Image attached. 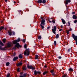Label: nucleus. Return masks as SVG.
Here are the masks:
<instances>
[{"label": "nucleus", "instance_id": "7ed1b4c3", "mask_svg": "<svg viewBox=\"0 0 77 77\" xmlns=\"http://www.w3.org/2000/svg\"><path fill=\"white\" fill-rule=\"evenodd\" d=\"M0 45H1V46H0V50H5V48H2V46H4V45L3 43H2V42H0Z\"/></svg>", "mask_w": 77, "mask_h": 77}, {"label": "nucleus", "instance_id": "a211bd4d", "mask_svg": "<svg viewBox=\"0 0 77 77\" xmlns=\"http://www.w3.org/2000/svg\"><path fill=\"white\" fill-rule=\"evenodd\" d=\"M59 34H57L56 36V39H57L58 38H59Z\"/></svg>", "mask_w": 77, "mask_h": 77}, {"label": "nucleus", "instance_id": "4c0bfd02", "mask_svg": "<svg viewBox=\"0 0 77 77\" xmlns=\"http://www.w3.org/2000/svg\"><path fill=\"white\" fill-rule=\"evenodd\" d=\"M17 72H19V71H20V68H18L17 69Z\"/></svg>", "mask_w": 77, "mask_h": 77}, {"label": "nucleus", "instance_id": "72a5a7b5", "mask_svg": "<svg viewBox=\"0 0 77 77\" xmlns=\"http://www.w3.org/2000/svg\"><path fill=\"white\" fill-rule=\"evenodd\" d=\"M74 23H77V20H74Z\"/></svg>", "mask_w": 77, "mask_h": 77}, {"label": "nucleus", "instance_id": "79ce46f5", "mask_svg": "<svg viewBox=\"0 0 77 77\" xmlns=\"http://www.w3.org/2000/svg\"><path fill=\"white\" fill-rule=\"evenodd\" d=\"M13 49H14V50H15L16 49V48H15V47H14L13 48Z\"/></svg>", "mask_w": 77, "mask_h": 77}, {"label": "nucleus", "instance_id": "8fccbe9b", "mask_svg": "<svg viewBox=\"0 0 77 77\" xmlns=\"http://www.w3.org/2000/svg\"><path fill=\"white\" fill-rule=\"evenodd\" d=\"M75 14V12H73L72 13V14Z\"/></svg>", "mask_w": 77, "mask_h": 77}, {"label": "nucleus", "instance_id": "5fc2aeb1", "mask_svg": "<svg viewBox=\"0 0 77 77\" xmlns=\"http://www.w3.org/2000/svg\"><path fill=\"white\" fill-rule=\"evenodd\" d=\"M44 67L45 68H47V66H44Z\"/></svg>", "mask_w": 77, "mask_h": 77}, {"label": "nucleus", "instance_id": "dca6fc26", "mask_svg": "<svg viewBox=\"0 0 77 77\" xmlns=\"http://www.w3.org/2000/svg\"><path fill=\"white\" fill-rule=\"evenodd\" d=\"M38 3H41L42 2V0H39L38 1Z\"/></svg>", "mask_w": 77, "mask_h": 77}, {"label": "nucleus", "instance_id": "e433bc0d", "mask_svg": "<svg viewBox=\"0 0 77 77\" xmlns=\"http://www.w3.org/2000/svg\"><path fill=\"white\" fill-rule=\"evenodd\" d=\"M68 26H70V23H69V22H68Z\"/></svg>", "mask_w": 77, "mask_h": 77}, {"label": "nucleus", "instance_id": "2eb2a0df", "mask_svg": "<svg viewBox=\"0 0 77 77\" xmlns=\"http://www.w3.org/2000/svg\"><path fill=\"white\" fill-rule=\"evenodd\" d=\"M53 72H54V71H53V70L51 71V72L52 74V75H54V74L53 73Z\"/></svg>", "mask_w": 77, "mask_h": 77}, {"label": "nucleus", "instance_id": "4d7b16f0", "mask_svg": "<svg viewBox=\"0 0 77 77\" xmlns=\"http://www.w3.org/2000/svg\"><path fill=\"white\" fill-rule=\"evenodd\" d=\"M5 30H6V28H5Z\"/></svg>", "mask_w": 77, "mask_h": 77}, {"label": "nucleus", "instance_id": "a19ab883", "mask_svg": "<svg viewBox=\"0 0 77 77\" xmlns=\"http://www.w3.org/2000/svg\"><path fill=\"white\" fill-rule=\"evenodd\" d=\"M12 34H13V35H15V32H12Z\"/></svg>", "mask_w": 77, "mask_h": 77}, {"label": "nucleus", "instance_id": "aec40b11", "mask_svg": "<svg viewBox=\"0 0 77 77\" xmlns=\"http://www.w3.org/2000/svg\"><path fill=\"white\" fill-rule=\"evenodd\" d=\"M69 71H73V69H72V68H70L69 69Z\"/></svg>", "mask_w": 77, "mask_h": 77}, {"label": "nucleus", "instance_id": "cd10ccee", "mask_svg": "<svg viewBox=\"0 0 77 77\" xmlns=\"http://www.w3.org/2000/svg\"><path fill=\"white\" fill-rule=\"evenodd\" d=\"M26 74L24 73L23 75V77H26Z\"/></svg>", "mask_w": 77, "mask_h": 77}, {"label": "nucleus", "instance_id": "f3484780", "mask_svg": "<svg viewBox=\"0 0 77 77\" xmlns=\"http://www.w3.org/2000/svg\"><path fill=\"white\" fill-rule=\"evenodd\" d=\"M8 33L9 35H10V36H11V35H12V32H11L8 31Z\"/></svg>", "mask_w": 77, "mask_h": 77}, {"label": "nucleus", "instance_id": "ea45409f", "mask_svg": "<svg viewBox=\"0 0 77 77\" xmlns=\"http://www.w3.org/2000/svg\"><path fill=\"white\" fill-rule=\"evenodd\" d=\"M69 30V31H72V28H70Z\"/></svg>", "mask_w": 77, "mask_h": 77}, {"label": "nucleus", "instance_id": "49530a36", "mask_svg": "<svg viewBox=\"0 0 77 77\" xmlns=\"http://www.w3.org/2000/svg\"><path fill=\"white\" fill-rule=\"evenodd\" d=\"M58 58H59V59H62V57H58Z\"/></svg>", "mask_w": 77, "mask_h": 77}, {"label": "nucleus", "instance_id": "2f4dec72", "mask_svg": "<svg viewBox=\"0 0 77 77\" xmlns=\"http://www.w3.org/2000/svg\"><path fill=\"white\" fill-rule=\"evenodd\" d=\"M9 76H10V74H9V73H8L6 77H9Z\"/></svg>", "mask_w": 77, "mask_h": 77}, {"label": "nucleus", "instance_id": "7c9ffc66", "mask_svg": "<svg viewBox=\"0 0 77 77\" xmlns=\"http://www.w3.org/2000/svg\"><path fill=\"white\" fill-rule=\"evenodd\" d=\"M56 45V41H54V45Z\"/></svg>", "mask_w": 77, "mask_h": 77}, {"label": "nucleus", "instance_id": "052dcab7", "mask_svg": "<svg viewBox=\"0 0 77 77\" xmlns=\"http://www.w3.org/2000/svg\"><path fill=\"white\" fill-rule=\"evenodd\" d=\"M51 19H52V18H51Z\"/></svg>", "mask_w": 77, "mask_h": 77}, {"label": "nucleus", "instance_id": "09e8293b", "mask_svg": "<svg viewBox=\"0 0 77 77\" xmlns=\"http://www.w3.org/2000/svg\"><path fill=\"white\" fill-rule=\"evenodd\" d=\"M23 72H21V73H20V75H23Z\"/></svg>", "mask_w": 77, "mask_h": 77}, {"label": "nucleus", "instance_id": "6ab92c4d", "mask_svg": "<svg viewBox=\"0 0 77 77\" xmlns=\"http://www.w3.org/2000/svg\"><path fill=\"white\" fill-rule=\"evenodd\" d=\"M3 42H4V43H5V42H6V39L4 38L3 39Z\"/></svg>", "mask_w": 77, "mask_h": 77}, {"label": "nucleus", "instance_id": "9b49d317", "mask_svg": "<svg viewBox=\"0 0 77 77\" xmlns=\"http://www.w3.org/2000/svg\"><path fill=\"white\" fill-rule=\"evenodd\" d=\"M18 57H15L13 59V61H15V60H16L18 59Z\"/></svg>", "mask_w": 77, "mask_h": 77}, {"label": "nucleus", "instance_id": "4468645a", "mask_svg": "<svg viewBox=\"0 0 77 77\" xmlns=\"http://www.w3.org/2000/svg\"><path fill=\"white\" fill-rule=\"evenodd\" d=\"M19 57L20 59H21L23 58V56H22V55L21 54H20L19 55Z\"/></svg>", "mask_w": 77, "mask_h": 77}, {"label": "nucleus", "instance_id": "473e14b6", "mask_svg": "<svg viewBox=\"0 0 77 77\" xmlns=\"http://www.w3.org/2000/svg\"><path fill=\"white\" fill-rule=\"evenodd\" d=\"M16 55V53H15V52H14L13 53V55L14 56H15Z\"/></svg>", "mask_w": 77, "mask_h": 77}, {"label": "nucleus", "instance_id": "f8f14e48", "mask_svg": "<svg viewBox=\"0 0 77 77\" xmlns=\"http://www.w3.org/2000/svg\"><path fill=\"white\" fill-rule=\"evenodd\" d=\"M23 64V63L21 62L19 63L18 64H17V66H20V65H21Z\"/></svg>", "mask_w": 77, "mask_h": 77}, {"label": "nucleus", "instance_id": "f704fd0d", "mask_svg": "<svg viewBox=\"0 0 77 77\" xmlns=\"http://www.w3.org/2000/svg\"><path fill=\"white\" fill-rule=\"evenodd\" d=\"M66 33H67V35H68V34H69V30H66Z\"/></svg>", "mask_w": 77, "mask_h": 77}, {"label": "nucleus", "instance_id": "bb28decb", "mask_svg": "<svg viewBox=\"0 0 77 77\" xmlns=\"http://www.w3.org/2000/svg\"><path fill=\"white\" fill-rule=\"evenodd\" d=\"M47 72L46 71V72H43V75H45V74H47Z\"/></svg>", "mask_w": 77, "mask_h": 77}, {"label": "nucleus", "instance_id": "37998d69", "mask_svg": "<svg viewBox=\"0 0 77 77\" xmlns=\"http://www.w3.org/2000/svg\"><path fill=\"white\" fill-rule=\"evenodd\" d=\"M70 50H71V49H69L68 50V52H69Z\"/></svg>", "mask_w": 77, "mask_h": 77}, {"label": "nucleus", "instance_id": "0eeeda50", "mask_svg": "<svg viewBox=\"0 0 77 77\" xmlns=\"http://www.w3.org/2000/svg\"><path fill=\"white\" fill-rule=\"evenodd\" d=\"M12 45V43L11 42H8L7 44V47H11Z\"/></svg>", "mask_w": 77, "mask_h": 77}, {"label": "nucleus", "instance_id": "c9c22d12", "mask_svg": "<svg viewBox=\"0 0 77 77\" xmlns=\"http://www.w3.org/2000/svg\"><path fill=\"white\" fill-rule=\"evenodd\" d=\"M27 47V45L26 44H25L24 45V47L25 48H26Z\"/></svg>", "mask_w": 77, "mask_h": 77}, {"label": "nucleus", "instance_id": "ddd939ff", "mask_svg": "<svg viewBox=\"0 0 77 77\" xmlns=\"http://www.w3.org/2000/svg\"><path fill=\"white\" fill-rule=\"evenodd\" d=\"M72 18H73V19H75H75H77V16H76L74 15L73 16Z\"/></svg>", "mask_w": 77, "mask_h": 77}, {"label": "nucleus", "instance_id": "6e6552de", "mask_svg": "<svg viewBox=\"0 0 77 77\" xmlns=\"http://www.w3.org/2000/svg\"><path fill=\"white\" fill-rule=\"evenodd\" d=\"M45 20H42V22H41V24H42L43 25H44L45 24Z\"/></svg>", "mask_w": 77, "mask_h": 77}, {"label": "nucleus", "instance_id": "a18cd8bd", "mask_svg": "<svg viewBox=\"0 0 77 77\" xmlns=\"http://www.w3.org/2000/svg\"><path fill=\"white\" fill-rule=\"evenodd\" d=\"M50 26H48L47 27V29H50Z\"/></svg>", "mask_w": 77, "mask_h": 77}, {"label": "nucleus", "instance_id": "3c124183", "mask_svg": "<svg viewBox=\"0 0 77 77\" xmlns=\"http://www.w3.org/2000/svg\"><path fill=\"white\" fill-rule=\"evenodd\" d=\"M19 77H23V75H20Z\"/></svg>", "mask_w": 77, "mask_h": 77}, {"label": "nucleus", "instance_id": "864d4df0", "mask_svg": "<svg viewBox=\"0 0 77 77\" xmlns=\"http://www.w3.org/2000/svg\"><path fill=\"white\" fill-rule=\"evenodd\" d=\"M62 31V29H60L59 30V31Z\"/></svg>", "mask_w": 77, "mask_h": 77}, {"label": "nucleus", "instance_id": "9d476101", "mask_svg": "<svg viewBox=\"0 0 77 77\" xmlns=\"http://www.w3.org/2000/svg\"><path fill=\"white\" fill-rule=\"evenodd\" d=\"M61 20L63 24H66V22H65V20H63V19H62Z\"/></svg>", "mask_w": 77, "mask_h": 77}, {"label": "nucleus", "instance_id": "de8ad7c7", "mask_svg": "<svg viewBox=\"0 0 77 77\" xmlns=\"http://www.w3.org/2000/svg\"><path fill=\"white\" fill-rule=\"evenodd\" d=\"M48 21H49V23H51V21H50V20H49Z\"/></svg>", "mask_w": 77, "mask_h": 77}, {"label": "nucleus", "instance_id": "393cba45", "mask_svg": "<svg viewBox=\"0 0 77 77\" xmlns=\"http://www.w3.org/2000/svg\"><path fill=\"white\" fill-rule=\"evenodd\" d=\"M38 39H41V36L39 35L38 36Z\"/></svg>", "mask_w": 77, "mask_h": 77}, {"label": "nucleus", "instance_id": "b1692460", "mask_svg": "<svg viewBox=\"0 0 77 77\" xmlns=\"http://www.w3.org/2000/svg\"><path fill=\"white\" fill-rule=\"evenodd\" d=\"M4 28V27H0V31L1 30H2V29H3V28Z\"/></svg>", "mask_w": 77, "mask_h": 77}, {"label": "nucleus", "instance_id": "13d9d810", "mask_svg": "<svg viewBox=\"0 0 77 77\" xmlns=\"http://www.w3.org/2000/svg\"><path fill=\"white\" fill-rule=\"evenodd\" d=\"M14 3H15V1H14Z\"/></svg>", "mask_w": 77, "mask_h": 77}, {"label": "nucleus", "instance_id": "5701e85b", "mask_svg": "<svg viewBox=\"0 0 77 77\" xmlns=\"http://www.w3.org/2000/svg\"><path fill=\"white\" fill-rule=\"evenodd\" d=\"M10 63L9 62H7L6 63V66H9V65Z\"/></svg>", "mask_w": 77, "mask_h": 77}, {"label": "nucleus", "instance_id": "1a4fd4ad", "mask_svg": "<svg viewBox=\"0 0 77 77\" xmlns=\"http://www.w3.org/2000/svg\"><path fill=\"white\" fill-rule=\"evenodd\" d=\"M71 2V0H67L66 1V4L68 5V3H70Z\"/></svg>", "mask_w": 77, "mask_h": 77}, {"label": "nucleus", "instance_id": "6e6d98bb", "mask_svg": "<svg viewBox=\"0 0 77 77\" xmlns=\"http://www.w3.org/2000/svg\"><path fill=\"white\" fill-rule=\"evenodd\" d=\"M61 27H63V26H62V25L61 26Z\"/></svg>", "mask_w": 77, "mask_h": 77}, {"label": "nucleus", "instance_id": "4be33fe9", "mask_svg": "<svg viewBox=\"0 0 77 77\" xmlns=\"http://www.w3.org/2000/svg\"><path fill=\"white\" fill-rule=\"evenodd\" d=\"M46 2V1L45 0H43L42 1V3H45Z\"/></svg>", "mask_w": 77, "mask_h": 77}, {"label": "nucleus", "instance_id": "603ef678", "mask_svg": "<svg viewBox=\"0 0 77 77\" xmlns=\"http://www.w3.org/2000/svg\"><path fill=\"white\" fill-rule=\"evenodd\" d=\"M8 0H5V2H8Z\"/></svg>", "mask_w": 77, "mask_h": 77}, {"label": "nucleus", "instance_id": "c85d7f7f", "mask_svg": "<svg viewBox=\"0 0 77 77\" xmlns=\"http://www.w3.org/2000/svg\"><path fill=\"white\" fill-rule=\"evenodd\" d=\"M41 26V27L42 29H44V27L41 24L40 25Z\"/></svg>", "mask_w": 77, "mask_h": 77}, {"label": "nucleus", "instance_id": "39448f33", "mask_svg": "<svg viewBox=\"0 0 77 77\" xmlns=\"http://www.w3.org/2000/svg\"><path fill=\"white\" fill-rule=\"evenodd\" d=\"M27 67L28 68H29V69H35V68H34L32 66H29V65H28L27 66Z\"/></svg>", "mask_w": 77, "mask_h": 77}, {"label": "nucleus", "instance_id": "a878e982", "mask_svg": "<svg viewBox=\"0 0 77 77\" xmlns=\"http://www.w3.org/2000/svg\"><path fill=\"white\" fill-rule=\"evenodd\" d=\"M23 70H26V69H27V68L26 67H23Z\"/></svg>", "mask_w": 77, "mask_h": 77}, {"label": "nucleus", "instance_id": "f03ea898", "mask_svg": "<svg viewBox=\"0 0 77 77\" xmlns=\"http://www.w3.org/2000/svg\"><path fill=\"white\" fill-rule=\"evenodd\" d=\"M29 49H27L24 52V55L26 56H29Z\"/></svg>", "mask_w": 77, "mask_h": 77}, {"label": "nucleus", "instance_id": "412c9836", "mask_svg": "<svg viewBox=\"0 0 77 77\" xmlns=\"http://www.w3.org/2000/svg\"><path fill=\"white\" fill-rule=\"evenodd\" d=\"M38 55H36L35 57V59H38Z\"/></svg>", "mask_w": 77, "mask_h": 77}, {"label": "nucleus", "instance_id": "f257e3e1", "mask_svg": "<svg viewBox=\"0 0 77 77\" xmlns=\"http://www.w3.org/2000/svg\"><path fill=\"white\" fill-rule=\"evenodd\" d=\"M20 39L18 38L17 40H15L14 41H13V44H15V47H17V48H18L19 47H21V46L19 44V43H18V42H20Z\"/></svg>", "mask_w": 77, "mask_h": 77}, {"label": "nucleus", "instance_id": "423d86ee", "mask_svg": "<svg viewBox=\"0 0 77 77\" xmlns=\"http://www.w3.org/2000/svg\"><path fill=\"white\" fill-rule=\"evenodd\" d=\"M41 72L38 71H36V70L34 71V74L35 75H37V74H41Z\"/></svg>", "mask_w": 77, "mask_h": 77}, {"label": "nucleus", "instance_id": "20e7f679", "mask_svg": "<svg viewBox=\"0 0 77 77\" xmlns=\"http://www.w3.org/2000/svg\"><path fill=\"white\" fill-rule=\"evenodd\" d=\"M56 26H54V29H52V31L53 33L54 34L56 33Z\"/></svg>", "mask_w": 77, "mask_h": 77}, {"label": "nucleus", "instance_id": "c756f323", "mask_svg": "<svg viewBox=\"0 0 77 77\" xmlns=\"http://www.w3.org/2000/svg\"><path fill=\"white\" fill-rule=\"evenodd\" d=\"M22 42H25V41H26V40L25 39H23L22 40Z\"/></svg>", "mask_w": 77, "mask_h": 77}, {"label": "nucleus", "instance_id": "c03bdc74", "mask_svg": "<svg viewBox=\"0 0 77 77\" xmlns=\"http://www.w3.org/2000/svg\"><path fill=\"white\" fill-rule=\"evenodd\" d=\"M66 75H64L63 76V77H66Z\"/></svg>", "mask_w": 77, "mask_h": 77}, {"label": "nucleus", "instance_id": "bf43d9fd", "mask_svg": "<svg viewBox=\"0 0 77 77\" xmlns=\"http://www.w3.org/2000/svg\"><path fill=\"white\" fill-rule=\"evenodd\" d=\"M1 42V41L0 40V42Z\"/></svg>", "mask_w": 77, "mask_h": 77}, {"label": "nucleus", "instance_id": "58836bf2", "mask_svg": "<svg viewBox=\"0 0 77 77\" xmlns=\"http://www.w3.org/2000/svg\"><path fill=\"white\" fill-rule=\"evenodd\" d=\"M52 22L53 23H55V21L52 20Z\"/></svg>", "mask_w": 77, "mask_h": 77}]
</instances>
